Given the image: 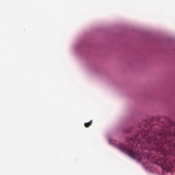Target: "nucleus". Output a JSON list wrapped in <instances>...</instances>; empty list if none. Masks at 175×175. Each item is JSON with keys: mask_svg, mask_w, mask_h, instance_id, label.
Segmentation results:
<instances>
[{"mask_svg": "<svg viewBox=\"0 0 175 175\" xmlns=\"http://www.w3.org/2000/svg\"><path fill=\"white\" fill-rule=\"evenodd\" d=\"M166 123H168V125H166ZM166 123H159L160 130H157L158 126L145 122L144 129L139 131L133 137L126 139L129 145H120L121 151L127 152L129 157L139 161L144 158L150 159V154L147 152L139 153L133 151V148L141 144L142 148H148L150 151L157 152L160 163L159 164L164 170H173V157H175V122L167 121Z\"/></svg>", "mask_w": 175, "mask_h": 175, "instance_id": "f257e3e1", "label": "nucleus"}, {"mask_svg": "<svg viewBox=\"0 0 175 175\" xmlns=\"http://www.w3.org/2000/svg\"><path fill=\"white\" fill-rule=\"evenodd\" d=\"M92 124V120H90L89 122L85 123V127L90 128V126H91Z\"/></svg>", "mask_w": 175, "mask_h": 175, "instance_id": "f03ea898", "label": "nucleus"}]
</instances>
